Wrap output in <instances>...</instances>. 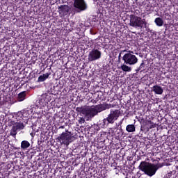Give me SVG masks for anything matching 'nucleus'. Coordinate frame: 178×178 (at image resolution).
<instances>
[{"label":"nucleus","instance_id":"obj_27","mask_svg":"<svg viewBox=\"0 0 178 178\" xmlns=\"http://www.w3.org/2000/svg\"><path fill=\"white\" fill-rule=\"evenodd\" d=\"M140 10H136L135 12H134V15H135V16H140Z\"/></svg>","mask_w":178,"mask_h":178},{"label":"nucleus","instance_id":"obj_10","mask_svg":"<svg viewBox=\"0 0 178 178\" xmlns=\"http://www.w3.org/2000/svg\"><path fill=\"white\" fill-rule=\"evenodd\" d=\"M69 6L66 5H61L60 7H58V13L60 16V17H65L67 13H69Z\"/></svg>","mask_w":178,"mask_h":178},{"label":"nucleus","instance_id":"obj_29","mask_svg":"<svg viewBox=\"0 0 178 178\" xmlns=\"http://www.w3.org/2000/svg\"><path fill=\"white\" fill-rule=\"evenodd\" d=\"M120 133H121V136H123V134H124V131H123V129H122V127H120V129H119Z\"/></svg>","mask_w":178,"mask_h":178},{"label":"nucleus","instance_id":"obj_8","mask_svg":"<svg viewBox=\"0 0 178 178\" xmlns=\"http://www.w3.org/2000/svg\"><path fill=\"white\" fill-rule=\"evenodd\" d=\"M74 6L76 9H79L81 11L87 9V3H86L84 0H74Z\"/></svg>","mask_w":178,"mask_h":178},{"label":"nucleus","instance_id":"obj_4","mask_svg":"<svg viewBox=\"0 0 178 178\" xmlns=\"http://www.w3.org/2000/svg\"><path fill=\"white\" fill-rule=\"evenodd\" d=\"M72 133L68 130L63 132L57 138L58 143H60L62 145H69L72 143Z\"/></svg>","mask_w":178,"mask_h":178},{"label":"nucleus","instance_id":"obj_14","mask_svg":"<svg viewBox=\"0 0 178 178\" xmlns=\"http://www.w3.org/2000/svg\"><path fill=\"white\" fill-rule=\"evenodd\" d=\"M49 76H51V73H46V74H43L42 75H40L38 79V81L39 82H42V81H45V80L47 79H48L49 77Z\"/></svg>","mask_w":178,"mask_h":178},{"label":"nucleus","instance_id":"obj_26","mask_svg":"<svg viewBox=\"0 0 178 178\" xmlns=\"http://www.w3.org/2000/svg\"><path fill=\"white\" fill-rule=\"evenodd\" d=\"M9 123H10V126H16L17 121L10 120Z\"/></svg>","mask_w":178,"mask_h":178},{"label":"nucleus","instance_id":"obj_1","mask_svg":"<svg viewBox=\"0 0 178 178\" xmlns=\"http://www.w3.org/2000/svg\"><path fill=\"white\" fill-rule=\"evenodd\" d=\"M111 106L108 104H100L98 105L91 106L90 107L82 109V113L88 119H92L94 116H97L98 113L111 109Z\"/></svg>","mask_w":178,"mask_h":178},{"label":"nucleus","instance_id":"obj_30","mask_svg":"<svg viewBox=\"0 0 178 178\" xmlns=\"http://www.w3.org/2000/svg\"><path fill=\"white\" fill-rule=\"evenodd\" d=\"M100 137L102 138L104 137H106V134L105 132H103L102 134H100Z\"/></svg>","mask_w":178,"mask_h":178},{"label":"nucleus","instance_id":"obj_22","mask_svg":"<svg viewBox=\"0 0 178 178\" xmlns=\"http://www.w3.org/2000/svg\"><path fill=\"white\" fill-rule=\"evenodd\" d=\"M155 127H156V124H154V122H152V121H149V129H155Z\"/></svg>","mask_w":178,"mask_h":178},{"label":"nucleus","instance_id":"obj_6","mask_svg":"<svg viewBox=\"0 0 178 178\" xmlns=\"http://www.w3.org/2000/svg\"><path fill=\"white\" fill-rule=\"evenodd\" d=\"M29 111L26 110H22L13 113V117L15 118L17 121L24 122V120H26L29 122Z\"/></svg>","mask_w":178,"mask_h":178},{"label":"nucleus","instance_id":"obj_12","mask_svg":"<svg viewBox=\"0 0 178 178\" xmlns=\"http://www.w3.org/2000/svg\"><path fill=\"white\" fill-rule=\"evenodd\" d=\"M149 164L150 163L149 162L142 161L138 166V169L145 173L148 169V167L149 166Z\"/></svg>","mask_w":178,"mask_h":178},{"label":"nucleus","instance_id":"obj_16","mask_svg":"<svg viewBox=\"0 0 178 178\" xmlns=\"http://www.w3.org/2000/svg\"><path fill=\"white\" fill-rule=\"evenodd\" d=\"M30 147V142L27 141V140H22L21 142V149L24 150V149H27V148H29Z\"/></svg>","mask_w":178,"mask_h":178},{"label":"nucleus","instance_id":"obj_18","mask_svg":"<svg viewBox=\"0 0 178 178\" xmlns=\"http://www.w3.org/2000/svg\"><path fill=\"white\" fill-rule=\"evenodd\" d=\"M154 23L159 27H162V26H163V19H162L161 17H156L154 19Z\"/></svg>","mask_w":178,"mask_h":178},{"label":"nucleus","instance_id":"obj_2","mask_svg":"<svg viewBox=\"0 0 178 178\" xmlns=\"http://www.w3.org/2000/svg\"><path fill=\"white\" fill-rule=\"evenodd\" d=\"M120 116V110H111L106 118H104L99 124L102 129H106L109 124H113Z\"/></svg>","mask_w":178,"mask_h":178},{"label":"nucleus","instance_id":"obj_7","mask_svg":"<svg viewBox=\"0 0 178 178\" xmlns=\"http://www.w3.org/2000/svg\"><path fill=\"white\" fill-rule=\"evenodd\" d=\"M102 53L98 49H93L91 51L89 52L88 59L89 62H94V60H98L100 59Z\"/></svg>","mask_w":178,"mask_h":178},{"label":"nucleus","instance_id":"obj_11","mask_svg":"<svg viewBox=\"0 0 178 178\" xmlns=\"http://www.w3.org/2000/svg\"><path fill=\"white\" fill-rule=\"evenodd\" d=\"M29 123L27 120H24V121H17V124L14 125L18 130H23L26 127V124Z\"/></svg>","mask_w":178,"mask_h":178},{"label":"nucleus","instance_id":"obj_34","mask_svg":"<svg viewBox=\"0 0 178 178\" xmlns=\"http://www.w3.org/2000/svg\"><path fill=\"white\" fill-rule=\"evenodd\" d=\"M121 55H122V53H120L119 58H120Z\"/></svg>","mask_w":178,"mask_h":178},{"label":"nucleus","instance_id":"obj_31","mask_svg":"<svg viewBox=\"0 0 178 178\" xmlns=\"http://www.w3.org/2000/svg\"><path fill=\"white\" fill-rule=\"evenodd\" d=\"M92 104H97V100H92Z\"/></svg>","mask_w":178,"mask_h":178},{"label":"nucleus","instance_id":"obj_21","mask_svg":"<svg viewBox=\"0 0 178 178\" xmlns=\"http://www.w3.org/2000/svg\"><path fill=\"white\" fill-rule=\"evenodd\" d=\"M103 5H104V8L106 9H108V8H110L111 6L109 5H111V1H109L108 0H104L103 1Z\"/></svg>","mask_w":178,"mask_h":178},{"label":"nucleus","instance_id":"obj_17","mask_svg":"<svg viewBox=\"0 0 178 178\" xmlns=\"http://www.w3.org/2000/svg\"><path fill=\"white\" fill-rule=\"evenodd\" d=\"M126 130L127 131L128 133H134V131H136V126L133 124H128L126 127Z\"/></svg>","mask_w":178,"mask_h":178},{"label":"nucleus","instance_id":"obj_23","mask_svg":"<svg viewBox=\"0 0 178 178\" xmlns=\"http://www.w3.org/2000/svg\"><path fill=\"white\" fill-rule=\"evenodd\" d=\"M78 122H79V124H83V123L86 122V119H84V118H83V117H79Z\"/></svg>","mask_w":178,"mask_h":178},{"label":"nucleus","instance_id":"obj_13","mask_svg":"<svg viewBox=\"0 0 178 178\" xmlns=\"http://www.w3.org/2000/svg\"><path fill=\"white\" fill-rule=\"evenodd\" d=\"M152 91L155 92V94H156L157 95H162V94H163V89L162 88V87L158 85H155L153 86Z\"/></svg>","mask_w":178,"mask_h":178},{"label":"nucleus","instance_id":"obj_5","mask_svg":"<svg viewBox=\"0 0 178 178\" xmlns=\"http://www.w3.org/2000/svg\"><path fill=\"white\" fill-rule=\"evenodd\" d=\"M122 60L126 65H136L138 62L136 55L131 54V53L125 54L122 57Z\"/></svg>","mask_w":178,"mask_h":178},{"label":"nucleus","instance_id":"obj_20","mask_svg":"<svg viewBox=\"0 0 178 178\" xmlns=\"http://www.w3.org/2000/svg\"><path fill=\"white\" fill-rule=\"evenodd\" d=\"M121 69L123 70V72H131V67L126 65H121Z\"/></svg>","mask_w":178,"mask_h":178},{"label":"nucleus","instance_id":"obj_24","mask_svg":"<svg viewBox=\"0 0 178 178\" xmlns=\"http://www.w3.org/2000/svg\"><path fill=\"white\" fill-rule=\"evenodd\" d=\"M143 67H145V63H144V61H143L142 63L140 65L139 67L137 70V72H140V70H141Z\"/></svg>","mask_w":178,"mask_h":178},{"label":"nucleus","instance_id":"obj_32","mask_svg":"<svg viewBox=\"0 0 178 178\" xmlns=\"http://www.w3.org/2000/svg\"><path fill=\"white\" fill-rule=\"evenodd\" d=\"M138 177H138V175L132 177V178H138Z\"/></svg>","mask_w":178,"mask_h":178},{"label":"nucleus","instance_id":"obj_19","mask_svg":"<svg viewBox=\"0 0 178 178\" xmlns=\"http://www.w3.org/2000/svg\"><path fill=\"white\" fill-rule=\"evenodd\" d=\"M17 130H19L17 127H15V126H13L10 134V136H12V137H16V135L17 134Z\"/></svg>","mask_w":178,"mask_h":178},{"label":"nucleus","instance_id":"obj_25","mask_svg":"<svg viewBox=\"0 0 178 178\" xmlns=\"http://www.w3.org/2000/svg\"><path fill=\"white\" fill-rule=\"evenodd\" d=\"M172 175H173V172L170 171L169 172L165 174V176L164 177V178H171Z\"/></svg>","mask_w":178,"mask_h":178},{"label":"nucleus","instance_id":"obj_28","mask_svg":"<svg viewBox=\"0 0 178 178\" xmlns=\"http://www.w3.org/2000/svg\"><path fill=\"white\" fill-rule=\"evenodd\" d=\"M165 15L166 16H168V18L165 17V19H166V20H170V15H169V13H165Z\"/></svg>","mask_w":178,"mask_h":178},{"label":"nucleus","instance_id":"obj_9","mask_svg":"<svg viewBox=\"0 0 178 178\" xmlns=\"http://www.w3.org/2000/svg\"><path fill=\"white\" fill-rule=\"evenodd\" d=\"M156 170H158V166L155 164H149V167H147V170H146V172L145 175L149 176L150 177L154 176L155 173H156Z\"/></svg>","mask_w":178,"mask_h":178},{"label":"nucleus","instance_id":"obj_15","mask_svg":"<svg viewBox=\"0 0 178 178\" xmlns=\"http://www.w3.org/2000/svg\"><path fill=\"white\" fill-rule=\"evenodd\" d=\"M26 99V91L21 92L18 94L17 102H22Z\"/></svg>","mask_w":178,"mask_h":178},{"label":"nucleus","instance_id":"obj_3","mask_svg":"<svg viewBox=\"0 0 178 178\" xmlns=\"http://www.w3.org/2000/svg\"><path fill=\"white\" fill-rule=\"evenodd\" d=\"M129 25L135 29H145L147 27V24H148L145 19H143L137 15H131L129 16Z\"/></svg>","mask_w":178,"mask_h":178},{"label":"nucleus","instance_id":"obj_33","mask_svg":"<svg viewBox=\"0 0 178 178\" xmlns=\"http://www.w3.org/2000/svg\"><path fill=\"white\" fill-rule=\"evenodd\" d=\"M60 129H65V127L61 126V127H60Z\"/></svg>","mask_w":178,"mask_h":178},{"label":"nucleus","instance_id":"obj_35","mask_svg":"<svg viewBox=\"0 0 178 178\" xmlns=\"http://www.w3.org/2000/svg\"><path fill=\"white\" fill-rule=\"evenodd\" d=\"M127 50H124V52H126Z\"/></svg>","mask_w":178,"mask_h":178}]
</instances>
